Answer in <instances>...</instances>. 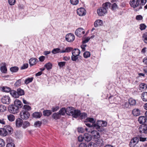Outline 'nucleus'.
I'll return each instance as SVG.
<instances>
[{"mask_svg": "<svg viewBox=\"0 0 147 147\" xmlns=\"http://www.w3.org/2000/svg\"><path fill=\"white\" fill-rule=\"evenodd\" d=\"M146 2V0H130L129 4L131 7L135 8L138 7L136 11L142 9V6Z\"/></svg>", "mask_w": 147, "mask_h": 147, "instance_id": "nucleus-1", "label": "nucleus"}, {"mask_svg": "<svg viewBox=\"0 0 147 147\" xmlns=\"http://www.w3.org/2000/svg\"><path fill=\"white\" fill-rule=\"evenodd\" d=\"M107 125V122L104 121L98 120L94 124H92L93 127L95 129L99 128L100 127H105Z\"/></svg>", "mask_w": 147, "mask_h": 147, "instance_id": "nucleus-2", "label": "nucleus"}, {"mask_svg": "<svg viewBox=\"0 0 147 147\" xmlns=\"http://www.w3.org/2000/svg\"><path fill=\"white\" fill-rule=\"evenodd\" d=\"M18 107L13 104L9 106L8 109L9 112L11 113L15 114L19 112V110Z\"/></svg>", "mask_w": 147, "mask_h": 147, "instance_id": "nucleus-3", "label": "nucleus"}, {"mask_svg": "<svg viewBox=\"0 0 147 147\" xmlns=\"http://www.w3.org/2000/svg\"><path fill=\"white\" fill-rule=\"evenodd\" d=\"M20 115L21 119L26 120L29 118L30 114L28 111L26 110H23L20 112Z\"/></svg>", "mask_w": 147, "mask_h": 147, "instance_id": "nucleus-4", "label": "nucleus"}, {"mask_svg": "<svg viewBox=\"0 0 147 147\" xmlns=\"http://www.w3.org/2000/svg\"><path fill=\"white\" fill-rule=\"evenodd\" d=\"M86 130L88 131V132H90L91 133L92 138L94 139H97L99 138L100 137V135L99 133L96 131L93 130L92 131H88V129L87 128H85Z\"/></svg>", "mask_w": 147, "mask_h": 147, "instance_id": "nucleus-5", "label": "nucleus"}, {"mask_svg": "<svg viewBox=\"0 0 147 147\" xmlns=\"http://www.w3.org/2000/svg\"><path fill=\"white\" fill-rule=\"evenodd\" d=\"M1 102L4 104L9 105L10 103L11 99L8 96H4L1 99Z\"/></svg>", "mask_w": 147, "mask_h": 147, "instance_id": "nucleus-6", "label": "nucleus"}, {"mask_svg": "<svg viewBox=\"0 0 147 147\" xmlns=\"http://www.w3.org/2000/svg\"><path fill=\"white\" fill-rule=\"evenodd\" d=\"M85 33V30L81 28H78L76 30L75 32L76 35L79 37H82Z\"/></svg>", "mask_w": 147, "mask_h": 147, "instance_id": "nucleus-7", "label": "nucleus"}, {"mask_svg": "<svg viewBox=\"0 0 147 147\" xmlns=\"http://www.w3.org/2000/svg\"><path fill=\"white\" fill-rule=\"evenodd\" d=\"M138 129L141 133L147 134V125L146 124H142L140 126Z\"/></svg>", "mask_w": 147, "mask_h": 147, "instance_id": "nucleus-8", "label": "nucleus"}, {"mask_svg": "<svg viewBox=\"0 0 147 147\" xmlns=\"http://www.w3.org/2000/svg\"><path fill=\"white\" fill-rule=\"evenodd\" d=\"M75 39L74 35L71 33H69L67 34L65 36V39L67 41L71 42L73 41Z\"/></svg>", "mask_w": 147, "mask_h": 147, "instance_id": "nucleus-9", "label": "nucleus"}, {"mask_svg": "<svg viewBox=\"0 0 147 147\" xmlns=\"http://www.w3.org/2000/svg\"><path fill=\"white\" fill-rule=\"evenodd\" d=\"M139 139L137 137L133 138L129 143L130 147H134L138 143Z\"/></svg>", "mask_w": 147, "mask_h": 147, "instance_id": "nucleus-10", "label": "nucleus"}, {"mask_svg": "<svg viewBox=\"0 0 147 147\" xmlns=\"http://www.w3.org/2000/svg\"><path fill=\"white\" fill-rule=\"evenodd\" d=\"M77 14L80 16H85L86 13V10L83 8L81 7L77 10Z\"/></svg>", "mask_w": 147, "mask_h": 147, "instance_id": "nucleus-11", "label": "nucleus"}, {"mask_svg": "<svg viewBox=\"0 0 147 147\" xmlns=\"http://www.w3.org/2000/svg\"><path fill=\"white\" fill-rule=\"evenodd\" d=\"M97 12L99 16H102L107 12V10L102 7L98 9Z\"/></svg>", "mask_w": 147, "mask_h": 147, "instance_id": "nucleus-12", "label": "nucleus"}, {"mask_svg": "<svg viewBox=\"0 0 147 147\" xmlns=\"http://www.w3.org/2000/svg\"><path fill=\"white\" fill-rule=\"evenodd\" d=\"M74 108L72 107H69L66 109V114L69 115H72L73 114Z\"/></svg>", "mask_w": 147, "mask_h": 147, "instance_id": "nucleus-13", "label": "nucleus"}, {"mask_svg": "<svg viewBox=\"0 0 147 147\" xmlns=\"http://www.w3.org/2000/svg\"><path fill=\"white\" fill-rule=\"evenodd\" d=\"M23 120L20 118H18L16 119V127H21L23 123Z\"/></svg>", "mask_w": 147, "mask_h": 147, "instance_id": "nucleus-14", "label": "nucleus"}, {"mask_svg": "<svg viewBox=\"0 0 147 147\" xmlns=\"http://www.w3.org/2000/svg\"><path fill=\"white\" fill-rule=\"evenodd\" d=\"M38 62V59L36 58H31L29 60V63L30 66L35 65Z\"/></svg>", "mask_w": 147, "mask_h": 147, "instance_id": "nucleus-15", "label": "nucleus"}, {"mask_svg": "<svg viewBox=\"0 0 147 147\" xmlns=\"http://www.w3.org/2000/svg\"><path fill=\"white\" fill-rule=\"evenodd\" d=\"M96 144L99 146H103L105 144V143L102 139H98L96 141Z\"/></svg>", "mask_w": 147, "mask_h": 147, "instance_id": "nucleus-16", "label": "nucleus"}, {"mask_svg": "<svg viewBox=\"0 0 147 147\" xmlns=\"http://www.w3.org/2000/svg\"><path fill=\"white\" fill-rule=\"evenodd\" d=\"M84 140L86 142H88L92 139L91 136L88 133H85L84 134Z\"/></svg>", "mask_w": 147, "mask_h": 147, "instance_id": "nucleus-17", "label": "nucleus"}, {"mask_svg": "<svg viewBox=\"0 0 147 147\" xmlns=\"http://www.w3.org/2000/svg\"><path fill=\"white\" fill-rule=\"evenodd\" d=\"M14 105L18 107V109L21 108L23 106L22 103L18 99H16L15 101Z\"/></svg>", "mask_w": 147, "mask_h": 147, "instance_id": "nucleus-18", "label": "nucleus"}, {"mask_svg": "<svg viewBox=\"0 0 147 147\" xmlns=\"http://www.w3.org/2000/svg\"><path fill=\"white\" fill-rule=\"evenodd\" d=\"M147 120V119L144 116L140 117L138 119L139 123L140 124H145Z\"/></svg>", "mask_w": 147, "mask_h": 147, "instance_id": "nucleus-19", "label": "nucleus"}, {"mask_svg": "<svg viewBox=\"0 0 147 147\" xmlns=\"http://www.w3.org/2000/svg\"><path fill=\"white\" fill-rule=\"evenodd\" d=\"M4 127L7 133V134H11L13 132V129L10 126L7 125L6 126H5Z\"/></svg>", "mask_w": 147, "mask_h": 147, "instance_id": "nucleus-20", "label": "nucleus"}, {"mask_svg": "<svg viewBox=\"0 0 147 147\" xmlns=\"http://www.w3.org/2000/svg\"><path fill=\"white\" fill-rule=\"evenodd\" d=\"M73 114L72 115L73 117L76 118L80 116L81 114V112L80 110H74Z\"/></svg>", "mask_w": 147, "mask_h": 147, "instance_id": "nucleus-21", "label": "nucleus"}, {"mask_svg": "<svg viewBox=\"0 0 147 147\" xmlns=\"http://www.w3.org/2000/svg\"><path fill=\"white\" fill-rule=\"evenodd\" d=\"M10 94L13 97L16 98H18L19 96L17 91L12 90L10 92Z\"/></svg>", "mask_w": 147, "mask_h": 147, "instance_id": "nucleus-22", "label": "nucleus"}, {"mask_svg": "<svg viewBox=\"0 0 147 147\" xmlns=\"http://www.w3.org/2000/svg\"><path fill=\"white\" fill-rule=\"evenodd\" d=\"M7 135V133L5 127L0 128V135L3 136H5Z\"/></svg>", "mask_w": 147, "mask_h": 147, "instance_id": "nucleus-23", "label": "nucleus"}, {"mask_svg": "<svg viewBox=\"0 0 147 147\" xmlns=\"http://www.w3.org/2000/svg\"><path fill=\"white\" fill-rule=\"evenodd\" d=\"M80 53V50L78 49H74L72 50V55H77L80 57L79 55Z\"/></svg>", "mask_w": 147, "mask_h": 147, "instance_id": "nucleus-24", "label": "nucleus"}, {"mask_svg": "<svg viewBox=\"0 0 147 147\" xmlns=\"http://www.w3.org/2000/svg\"><path fill=\"white\" fill-rule=\"evenodd\" d=\"M52 118L56 120H58L61 118V115L58 112L53 113L52 116Z\"/></svg>", "mask_w": 147, "mask_h": 147, "instance_id": "nucleus-25", "label": "nucleus"}, {"mask_svg": "<svg viewBox=\"0 0 147 147\" xmlns=\"http://www.w3.org/2000/svg\"><path fill=\"white\" fill-rule=\"evenodd\" d=\"M42 115V113L41 112H35L32 114L33 117L36 118H39Z\"/></svg>", "mask_w": 147, "mask_h": 147, "instance_id": "nucleus-26", "label": "nucleus"}, {"mask_svg": "<svg viewBox=\"0 0 147 147\" xmlns=\"http://www.w3.org/2000/svg\"><path fill=\"white\" fill-rule=\"evenodd\" d=\"M51 111L50 110H46L43 111V114L45 116H49L52 114Z\"/></svg>", "mask_w": 147, "mask_h": 147, "instance_id": "nucleus-27", "label": "nucleus"}, {"mask_svg": "<svg viewBox=\"0 0 147 147\" xmlns=\"http://www.w3.org/2000/svg\"><path fill=\"white\" fill-rule=\"evenodd\" d=\"M4 65L0 67V69L1 71L3 73L5 74L7 73V69L6 67L5 63H4Z\"/></svg>", "mask_w": 147, "mask_h": 147, "instance_id": "nucleus-28", "label": "nucleus"}, {"mask_svg": "<svg viewBox=\"0 0 147 147\" xmlns=\"http://www.w3.org/2000/svg\"><path fill=\"white\" fill-rule=\"evenodd\" d=\"M141 98L144 101H147V92H144L142 94Z\"/></svg>", "mask_w": 147, "mask_h": 147, "instance_id": "nucleus-29", "label": "nucleus"}, {"mask_svg": "<svg viewBox=\"0 0 147 147\" xmlns=\"http://www.w3.org/2000/svg\"><path fill=\"white\" fill-rule=\"evenodd\" d=\"M132 113L134 116H137L140 115V111L138 109H134L133 110Z\"/></svg>", "mask_w": 147, "mask_h": 147, "instance_id": "nucleus-30", "label": "nucleus"}, {"mask_svg": "<svg viewBox=\"0 0 147 147\" xmlns=\"http://www.w3.org/2000/svg\"><path fill=\"white\" fill-rule=\"evenodd\" d=\"M103 22L101 20H96L94 23V26L95 27L100 26L102 24Z\"/></svg>", "mask_w": 147, "mask_h": 147, "instance_id": "nucleus-31", "label": "nucleus"}, {"mask_svg": "<svg viewBox=\"0 0 147 147\" xmlns=\"http://www.w3.org/2000/svg\"><path fill=\"white\" fill-rule=\"evenodd\" d=\"M139 88L140 90H145L147 89V85L144 83H141L139 85Z\"/></svg>", "mask_w": 147, "mask_h": 147, "instance_id": "nucleus-32", "label": "nucleus"}, {"mask_svg": "<svg viewBox=\"0 0 147 147\" xmlns=\"http://www.w3.org/2000/svg\"><path fill=\"white\" fill-rule=\"evenodd\" d=\"M58 113L61 115H61H64L65 113H66V109L64 107L61 108Z\"/></svg>", "mask_w": 147, "mask_h": 147, "instance_id": "nucleus-33", "label": "nucleus"}, {"mask_svg": "<svg viewBox=\"0 0 147 147\" xmlns=\"http://www.w3.org/2000/svg\"><path fill=\"white\" fill-rule=\"evenodd\" d=\"M52 53L54 54L59 53H62L61 50L59 48H56L53 49L51 51Z\"/></svg>", "mask_w": 147, "mask_h": 147, "instance_id": "nucleus-34", "label": "nucleus"}, {"mask_svg": "<svg viewBox=\"0 0 147 147\" xmlns=\"http://www.w3.org/2000/svg\"><path fill=\"white\" fill-rule=\"evenodd\" d=\"M111 5V4L109 2H106V3L103 4L102 6L104 8H105L106 10L108 9L110 7Z\"/></svg>", "mask_w": 147, "mask_h": 147, "instance_id": "nucleus-35", "label": "nucleus"}, {"mask_svg": "<svg viewBox=\"0 0 147 147\" xmlns=\"http://www.w3.org/2000/svg\"><path fill=\"white\" fill-rule=\"evenodd\" d=\"M73 49L71 47H66L65 50H61V52L62 53H68L72 51Z\"/></svg>", "mask_w": 147, "mask_h": 147, "instance_id": "nucleus-36", "label": "nucleus"}, {"mask_svg": "<svg viewBox=\"0 0 147 147\" xmlns=\"http://www.w3.org/2000/svg\"><path fill=\"white\" fill-rule=\"evenodd\" d=\"M33 77L28 78L25 80L24 83L27 85L29 83L33 81Z\"/></svg>", "mask_w": 147, "mask_h": 147, "instance_id": "nucleus-37", "label": "nucleus"}, {"mask_svg": "<svg viewBox=\"0 0 147 147\" xmlns=\"http://www.w3.org/2000/svg\"><path fill=\"white\" fill-rule=\"evenodd\" d=\"M17 91L19 95V96H21L24 94V91L23 90L19 88L17 89Z\"/></svg>", "mask_w": 147, "mask_h": 147, "instance_id": "nucleus-38", "label": "nucleus"}, {"mask_svg": "<svg viewBox=\"0 0 147 147\" xmlns=\"http://www.w3.org/2000/svg\"><path fill=\"white\" fill-rule=\"evenodd\" d=\"M10 70L12 72H16L18 71L19 68L17 67L14 66L11 67L10 69Z\"/></svg>", "mask_w": 147, "mask_h": 147, "instance_id": "nucleus-39", "label": "nucleus"}, {"mask_svg": "<svg viewBox=\"0 0 147 147\" xmlns=\"http://www.w3.org/2000/svg\"><path fill=\"white\" fill-rule=\"evenodd\" d=\"M7 118L9 121H13L15 119V117L13 115L10 114L9 115H7Z\"/></svg>", "mask_w": 147, "mask_h": 147, "instance_id": "nucleus-40", "label": "nucleus"}, {"mask_svg": "<svg viewBox=\"0 0 147 147\" xmlns=\"http://www.w3.org/2000/svg\"><path fill=\"white\" fill-rule=\"evenodd\" d=\"M45 66L47 70H49L52 68V64L51 63L49 62L46 64L45 65Z\"/></svg>", "mask_w": 147, "mask_h": 147, "instance_id": "nucleus-41", "label": "nucleus"}, {"mask_svg": "<svg viewBox=\"0 0 147 147\" xmlns=\"http://www.w3.org/2000/svg\"><path fill=\"white\" fill-rule=\"evenodd\" d=\"M2 89L3 91L6 92H10L11 91V89L10 88L7 86L3 87Z\"/></svg>", "mask_w": 147, "mask_h": 147, "instance_id": "nucleus-42", "label": "nucleus"}, {"mask_svg": "<svg viewBox=\"0 0 147 147\" xmlns=\"http://www.w3.org/2000/svg\"><path fill=\"white\" fill-rule=\"evenodd\" d=\"M22 127L23 128H25L27 127L30 126V123L28 121H25L23 123Z\"/></svg>", "mask_w": 147, "mask_h": 147, "instance_id": "nucleus-43", "label": "nucleus"}, {"mask_svg": "<svg viewBox=\"0 0 147 147\" xmlns=\"http://www.w3.org/2000/svg\"><path fill=\"white\" fill-rule=\"evenodd\" d=\"M129 102H123L122 104V107L124 108H127L129 107Z\"/></svg>", "mask_w": 147, "mask_h": 147, "instance_id": "nucleus-44", "label": "nucleus"}, {"mask_svg": "<svg viewBox=\"0 0 147 147\" xmlns=\"http://www.w3.org/2000/svg\"><path fill=\"white\" fill-rule=\"evenodd\" d=\"M129 102L131 105H134L136 104V100L132 99H130L129 100Z\"/></svg>", "mask_w": 147, "mask_h": 147, "instance_id": "nucleus-45", "label": "nucleus"}, {"mask_svg": "<svg viewBox=\"0 0 147 147\" xmlns=\"http://www.w3.org/2000/svg\"><path fill=\"white\" fill-rule=\"evenodd\" d=\"M142 38L144 42L147 43V32H145L143 34Z\"/></svg>", "mask_w": 147, "mask_h": 147, "instance_id": "nucleus-46", "label": "nucleus"}, {"mask_svg": "<svg viewBox=\"0 0 147 147\" xmlns=\"http://www.w3.org/2000/svg\"><path fill=\"white\" fill-rule=\"evenodd\" d=\"M6 108L5 106L2 105H0V112H3L6 110Z\"/></svg>", "mask_w": 147, "mask_h": 147, "instance_id": "nucleus-47", "label": "nucleus"}, {"mask_svg": "<svg viewBox=\"0 0 147 147\" xmlns=\"http://www.w3.org/2000/svg\"><path fill=\"white\" fill-rule=\"evenodd\" d=\"M90 55V53L88 51H86L83 54V56L85 58H87L89 57Z\"/></svg>", "mask_w": 147, "mask_h": 147, "instance_id": "nucleus-48", "label": "nucleus"}, {"mask_svg": "<svg viewBox=\"0 0 147 147\" xmlns=\"http://www.w3.org/2000/svg\"><path fill=\"white\" fill-rule=\"evenodd\" d=\"M23 109L27 111H30L31 109V107L29 105H24L23 107Z\"/></svg>", "mask_w": 147, "mask_h": 147, "instance_id": "nucleus-49", "label": "nucleus"}, {"mask_svg": "<svg viewBox=\"0 0 147 147\" xmlns=\"http://www.w3.org/2000/svg\"><path fill=\"white\" fill-rule=\"evenodd\" d=\"M79 57L80 56L77 55H72L71 56V59L73 61H76Z\"/></svg>", "mask_w": 147, "mask_h": 147, "instance_id": "nucleus-50", "label": "nucleus"}, {"mask_svg": "<svg viewBox=\"0 0 147 147\" xmlns=\"http://www.w3.org/2000/svg\"><path fill=\"white\" fill-rule=\"evenodd\" d=\"M7 144H14L13 142V140L11 138H9L7 139Z\"/></svg>", "mask_w": 147, "mask_h": 147, "instance_id": "nucleus-51", "label": "nucleus"}, {"mask_svg": "<svg viewBox=\"0 0 147 147\" xmlns=\"http://www.w3.org/2000/svg\"><path fill=\"white\" fill-rule=\"evenodd\" d=\"M66 62L64 61L60 62L58 63V65L60 68H62L65 65Z\"/></svg>", "mask_w": 147, "mask_h": 147, "instance_id": "nucleus-52", "label": "nucleus"}, {"mask_svg": "<svg viewBox=\"0 0 147 147\" xmlns=\"http://www.w3.org/2000/svg\"><path fill=\"white\" fill-rule=\"evenodd\" d=\"M111 9L112 10H114L118 8V6L117 4L114 3L112 5L111 4Z\"/></svg>", "mask_w": 147, "mask_h": 147, "instance_id": "nucleus-53", "label": "nucleus"}, {"mask_svg": "<svg viewBox=\"0 0 147 147\" xmlns=\"http://www.w3.org/2000/svg\"><path fill=\"white\" fill-rule=\"evenodd\" d=\"M5 142L2 139H0V147H3L5 146Z\"/></svg>", "mask_w": 147, "mask_h": 147, "instance_id": "nucleus-54", "label": "nucleus"}, {"mask_svg": "<svg viewBox=\"0 0 147 147\" xmlns=\"http://www.w3.org/2000/svg\"><path fill=\"white\" fill-rule=\"evenodd\" d=\"M140 29L141 30H145L146 27V26L144 24H142L140 25Z\"/></svg>", "mask_w": 147, "mask_h": 147, "instance_id": "nucleus-55", "label": "nucleus"}, {"mask_svg": "<svg viewBox=\"0 0 147 147\" xmlns=\"http://www.w3.org/2000/svg\"><path fill=\"white\" fill-rule=\"evenodd\" d=\"M42 124V122L41 121H38L35 122L34 123V126L35 127H40Z\"/></svg>", "mask_w": 147, "mask_h": 147, "instance_id": "nucleus-56", "label": "nucleus"}, {"mask_svg": "<svg viewBox=\"0 0 147 147\" xmlns=\"http://www.w3.org/2000/svg\"><path fill=\"white\" fill-rule=\"evenodd\" d=\"M59 108L58 106L53 107L51 108V111L53 112H55L58 110Z\"/></svg>", "mask_w": 147, "mask_h": 147, "instance_id": "nucleus-57", "label": "nucleus"}, {"mask_svg": "<svg viewBox=\"0 0 147 147\" xmlns=\"http://www.w3.org/2000/svg\"><path fill=\"white\" fill-rule=\"evenodd\" d=\"M86 120L87 121L91 123L92 124H94L95 123H94L95 122V121L93 118H88L86 119Z\"/></svg>", "mask_w": 147, "mask_h": 147, "instance_id": "nucleus-58", "label": "nucleus"}, {"mask_svg": "<svg viewBox=\"0 0 147 147\" xmlns=\"http://www.w3.org/2000/svg\"><path fill=\"white\" fill-rule=\"evenodd\" d=\"M87 115L86 113H81V114H80V117L81 119H85Z\"/></svg>", "mask_w": 147, "mask_h": 147, "instance_id": "nucleus-59", "label": "nucleus"}, {"mask_svg": "<svg viewBox=\"0 0 147 147\" xmlns=\"http://www.w3.org/2000/svg\"><path fill=\"white\" fill-rule=\"evenodd\" d=\"M70 2L71 4L76 5L78 4L79 2L78 0H70Z\"/></svg>", "mask_w": 147, "mask_h": 147, "instance_id": "nucleus-60", "label": "nucleus"}, {"mask_svg": "<svg viewBox=\"0 0 147 147\" xmlns=\"http://www.w3.org/2000/svg\"><path fill=\"white\" fill-rule=\"evenodd\" d=\"M21 79H19L15 83V86L16 87H18L20 86L21 85Z\"/></svg>", "mask_w": 147, "mask_h": 147, "instance_id": "nucleus-61", "label": "nucleus"}, {"mask_svg": "<svg viewBox=\"0 0 147 147\" xmlns=\"http://www.w3.org/2000/svg\"><path fill=\"white\" fill-rule=\"evenodd\" d=\"M84 135L83 136L82 135H80L78 137V140L79 141L82 142L84 140Z\"/></svg>", "mask_w": 147, "mask_h": 147, "instance_id": "nucleus-62", "label": "nucleus"}, {"mask_svg": "<svg viewBox=\"0 0 147 147\" xmlns=\"http://www.w3.org/2000/svg\"><path fill=\"white\" fill-rule=\"evenodd\" d=\"M28 63L24 64L21 67V69L22 70L26 69L28 67Z\"/></svg>", "mask_w": 147, "mask_h": 147, "instance_id": "nucleus-63", "label": "nucleus"}, {"mask_svg": "<svg viewBox=\"0 0 147 147\" xmlns=\"http://www.w3.org/2000/svg\"><path fill=\"white\" fill-rule=\"evenodd\" d=\"M8 2L9 3L10 5H14L15 3H16V0H8Z\"/></svg>", "mask_w": 147, "mask_h": 147, "instance_id": "nucleus-64", "label": "nucleus"}]
</instances>
